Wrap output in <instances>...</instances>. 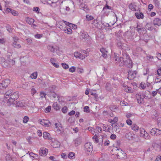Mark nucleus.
<instances>
[{
	"label": "nucleus",
	"mask_w": 161,
	"mask_h": 161,
	"mask_svg": "<svg viewBox=\"0 0 161 161\" xmlns=\"http://www.w3.org/2000/svg\"><path fill=\"white\" fill-rule=\"evenodd\" d=\"M5 97L8 99V103L9 106H13L15 104V100L18 97V93L10 89L7 91L5 94Z\"/></svg>",
	"instance_id": "nucleus-1"
},
{
	"label": "nucleus",
	"mask_w": 161,
	"mask_h": 161,
	"mask_svg": "<svg viewBox=\"0 0 161 161\" xmlns=\"http://www.w3.org/2000/svg\"><path fill=\"white\" fill-rule=\"evenodd\" d=\"M124 59L121 61V59H123V58H120V65L122 66L124 65H126V66L129 68H132V63L131 60L129 58L128 55L126 54H125L123 55Z\"/></svg>",
	"instance_id": "nucleus-2"
},
{
	"label": "nucleus",
	"mask_w": 161,
	"mask_h": 161,
	"mask_svg": "<svg viewBox=\"0 0 161 161\" xmlns=\"http://www.w3.org/2000/svg\"><path fill=\"white\" fill-rule=\"evenodd\" d=\"M74 56L76 58L83 59L88 56V54L85 51H82L81 53L75 52L74 53Z\"/></svg>",
	"instance_id": "nucleus-3"
},
{
	"label": "nucleus",
	"mask_w": 161,
	"mask_h": 161,
	"mask_svg": "<svg viewBox=\"0 0 161 161\" xmlns=\"http://www.w3.org/2000/svg\"><path fill=\"white\" fill-rule=\"evenodd\" d=\"M114 149V150L117 151V156L118 158L122 159L126 158V153H125L121 149H118L116 147H115Z\"/></svg>",
	"instance_id": "nucleus-4"
},
{
	"label": "nucleus",
	"mask_w": 161,
	"mask_h": 161,
	"mask_svg": "<svg viewBox=\"0 0 161 161\" xmlns=\"http://www.w3.org/2000/svg\"><path fill=\"white\" fill-rule=\"evenodd\" d=\"M84 150L86 154L89 155L92 152L93 149V146L90 142L86 143L84 145Z\"/></svg>",
	"instance_id": "nucleus-5"
},
{
	"label": "nucleus",
	"mask_w": 161,
	"mask_h": 161,
	"mask_svg": "<svg viewBox=\"0 0 161 161\" xmlns=\"http://www.w3.org/2000/svg\"><path fill=\"white\" fill-rule=\"evenodd\" d=\"M16 106L21 107H29V103L27 101L21 100L16 103Z\"/></svg>",
	"instance_id": "nucleus-6"
},
{
	"label": "nucleus",
	"mask_w": 161,
	"mask_h": 161,
	"mask_svg": "<svg viewBox=\"0 0 161 161\" xmlns=\"http://www.w3.org/2000/svg\"><path fill=\"white\" fill-rule=\"evenodd\" d=\"M19 40V38L16 36L13 37V42L12 45L14 48H19L21 47L20 45L18 43Z\"/></svg>",
	"instance_id": "nucleus-7"
},
{
	"label": "nucleus",
	"mask_w": 161,
	"mask_h": 161,
	"mask_svg": "<svg viewBox=\"0 0 161 161\" xmlns=\"http://www.w3.org/2000/svg\"><path fill=\"white\" fill-rule=\"evenodd\" d=\"M10 83V80L8 79L5 80L0 83V89L5 88Z\"/></svg>",
	"instance_id": "nucleus-8"
},
{
	"label": "nucleus",
	"mask_w": 161,
	"mask_h": 161,
	"mask_svg": "<svg viewBox=\"0 0 161 161\" xmlns=\"http://www.w3.org/2000/svg\"><path fill=\"white\" fill-rule=\"evenodd\" d=\"M111 9V7L108 5H106L103 8L102 13L103 14L104 16H108L109 12V10Z\"/></svg>",
	"instance_id": "nucleus-9"
},
{
	"label": "nucleus",
	"mask_w": 161,
	"mask_h": 161,
	"mask_svg": "<svg viewBox=\"0 0 161 161\" xmlns=\"http://www.w3.org/2000/svg\"><path fill=\"white\" fill-rule=\"evenodd\" d=\"M55 130L57 133L60 134L62 132L63 129L60 124L56 123L55 124Z\"/></svg>",
	"instance_id": "nucleus-10"
},
{
	"label": "nucleus",
	"mask_w": 161,
	"mask_h": 161,
	"mask_svg": "<svg viewBox=\"0 0 161 161\" xmlns=\"http://www.w3.org/2000/svg\"><path fill=\"white\" fill-rule=\"evenodd\" d=\"M140 130L141 136L145 139H148L149 138V136L148 134L145 131L144 129L140 128Z\"/></svg>",
	"instance_id": "nucleus-11"
},
{
	"label": "nucleus",
	"mask_w": 161,
	"mask_h": 161,
	"mask_svg": "<svg viewBox=\"0 0 161 161\" xmlns=\"http://www.w3.org/2000/svg\"><path fill=\"white\" fill-rule=\"evenodd\" d=\"M136 71H130L128 72V79L129 80H132L135 78L136 74Z\"/></svg>",
	"instance_id": "nucleus-12"
},
{
	"label": "nucleus",
	"mask_w": 161,
	"mask_h": 161,
	"mask_svg": "<svg viewBox=\"0 0 161 161\" xmlns=\"http://www.w3.org/2000/svg\"><path fill=\"white\" fill-rule=\"evenodd\" d=\"M40 124L45 127H48L50 125L51 123L49 120L45 119H40L39 120Z\"/></svg>",
	"instance_id": "nucleus-13"
},
{
	"label": "nucleus",
	"mask_w": 161,
	"mask_h": 161,
	"mask_svg": "<svg viewBox=\"0 0 161 161\" xmlns=\"http://www.w3.org/2000/svg\"><path fill=\"white\" fill-rule=\"evenodd\" d=\"M123 90L127 93H132L133 92L132 88L128 86L126 84H124L123 85Z\"/></svg>",
	"instance_id": "nucleus-14"
},
{
	"label": "nucleus",
	"mask_w": 161,
	"mask_h": 161,
	"mask_svg": "<svg viewBox=\"0 0 161 161\" xmlns=\"http://www.w3.org/2000/svg\"><path fill=\"white\" fill-rule=\"evenodd\" d=\"M48 149L44 147L41 148L39 151L40 155L43 156H46L48 153Z\"/></svg>",
	"instance_id": "nucleus-15"
},
{
	"label": "nucleus",
	"mask_w": 161,
	"mask_h": 161,
	"mask_svg": "<svg viewBox=\"0 0 161 161\" xmlns=\"http://www.w3.org/2000/svg\"><path fill=\"white\" fill-rule=\"evenodd\" d=\"M47 49L48 50L50 51L51 52L54 53L59 51V48L58 47H54L53 46L49 45L47 47Z\"/></svg>",
	"instance_id": "nucleus-16"
},
{
	"label": "nucleus",
	"mask_w": 161,
	"mask_h": 161,
	"mask_svg": "<svg viewBox=\"0 0 161 161\" xmlns=\"http://www.w3.org/2000/svg\"><path fill=\"white\" fill-rule=\"evenodd\" d=\"M43 137L45 139L48 140H53V138L51 135L47 132H44L43 133Z\"/></svg>",
	"instance_id": "nucleus-17"
},
{
	"label": "nucleus",
	"mask_w": 161,
	"mask_h": 161,
	"mask_svg": "<svg viewBox=\"0 0 161 161\" xmlns=\"http://www.w3.org/2000/svg\"><path fill=\"white\" fill-rule=\"evenodd\" d=\"M60 145V143L59 142L55 140H54V141H53V142L51 143V146L54 148L59 147Z\"/></svg>",
	"instance_id": "nucleus-18"
},
{
	"label": "nucleus",
	"mask_w": 161,
	"mask_h": 161,
	"mask_svg": "<svg viewBox=\"0 0 161 161\" xmlns=\"http://www.w3.org/2000/svg\"><path fill=\"white\" fill-rule=\"evenodd\" d=\"M153 24L154 25L160 26L161 25V20L158 18H155L153 20Z\"/></svg>",
	"instance_id": "nucleus-19"
},
{
	"label": "nucleus",
	"mask_w": 161,
	"mask_h": 161,
	"mask_svg": "<svg viewBox=\"0 0 161 161\" xmlns=\"http://www.w3.org/2000/svg\"><path fill=\"white\" fill-rule=\"evenodd\" d=\"M80 38L82 39H85V38H86L88 36L87 33L86 32H85L83 31L80 32Z\"/></svg>",
	"instance_id": "nucleus-20"
},
{
	"label": "nucleus",
	"mask_w": 161,
	"mask_h": 161,
	"mask_svg": "<svg viewBox=\"0 0 161 161\" xmlns=\"http://www.w3.org/2000/svg\"><path fill=\"white\" fill-rule=\"evenodd\" d=\"M65 25L68 26L71 29L72 28L73 29H75L77 28L76 25L69 23L67 22H65Z\"/></svg>",
	"instance_id": "nucleus-21"
},
{
	"label": "nucleus",
	"mask_w": 161,
	"mask_h": 161,
	"mask_svg": "<svg viewBox=\"0 0 161 161\" xmlns=\"http://www.w3.org/2000/svg\"><path fill=\"white\" fill-rule=\"evenodd\" d=\"M65 21L62 20V21H59L57 23L56 25L58 27H59L60 29H62L63 27V25L65 23Z\"/></svg>",
	"instance_id": "nucleus-22"
},
{
	"label": "nucleus",
	"mask_w": 161,
	"mask_h": 161,
	"mask_svg": "<svg viewBox=\"0 0 161 161\" xmlns=\"http://www.w3.org/2000/svg\"><path fill=\"white\" fill-rule=\"evenodd\" d=\"M81 142V139L80 138H77L75 139L73 141V143L75 146H77L80 144Z\"/></svg>",
	"instance_id": "nucleus-23"
},
{
	"label": "nucleus",
	"mask_w": 161,
	"mask_h": 161,
	"mask_svg": "<svg viewBox=\"0 0 161 161\" xmlns=\"http://www.w3.org/2000/svg\"><path fill=\"white\" fill-rule=\"evenodd\" d=\"M55 61L56 60L54 58H53L50 59V62L52 65L55 67L58 68L59 67V65L57 63H55Z\"/></svg>",
	"instance_id": "nucleus-24"
},
{
	"label": "nucleus",
	"mask_w": 161,
	"mask_h": 161,
	"mask_svg": "<svg viewBox=\"0 0 161 161\" xmlns=\"http://www.w3.org/2000/svg\"><path fill=\"white\" fill-rule=\"evenodd\" d=\"M64 31L65 33L68 34H71L72 33V31L70 28L65 27Z\"/></svg>",
	"instance_id": "nucleus-25"
},
{
	"label": "nucleus",
	"mask_w": 161,
	"mask_h": 161,
	"mask_svg": "<svg viewBox=\"0 0 161 161\" xmlns=\"http://www.w3.org/2000/svg\"><path fill=\"white\" fill-rule=\"evenodd\" d=\"M26 22L28 24L31 25L34 22V20L31 18L29 17H27L25 19Z\"/></svg>",
	"instance_id": "nucleus-26"
},
{
	"label": "nucleus",
	"mask_w": 161,
	"mask_h": 161,
	"mask_svg": "<svg viewBox=\"0 0 161 161\" xmlns=\"http://www.w3.org/2000/svg\"><path fill=\"white\" fill-rule=\"evenodd\" d=\"M136 17L138 19H142L144 18V15L142 13H135Z\"/></svg>",
	"instance_id": "nucleus-27"
},
{
	"label": "nucleus",
	"mask_w": 161,
	"mask_h": 161,
	"mask_svg": "<svg viewBox=\"0 0 161 161\" xmlns=\"http://www.w3.org/2000/svg\"><path fill=\"white\" fill-rule=\"evenodd\" d=\"M129 8L132 11L136 10V6L135 4L131 3L129 5Z\"/></svg>",
	"instance_id": "nucleus-28"
},
{
	"label": "nucleus",
	"mask_w": 161,
	"mask_h": 161,
	"mask_svg": "<svg viewBox=\"0 0 161 161\" xmlns=\"http://www.w3.org/2000/svg\"><path fill=\"white\" fill-rule=\"evenodd\" d=\"M80 6L81 8H82L86 12H87L89 11V9L86 5L84 4H81Z\"/></svg>",
	"instance_id": "nucleus-29"
},
{
	"label": "nucleus",
	"mask_w": 161,
	"mask_h": 161,
	"mask_svg": "<svg viewBox=\"0 0 161 161\" xmlns=\"http://www.w3.org/2000/svg\"><path fill=\"white\" fill-rule=\"evenodd\" d=\"M120 58H123V59H121V61H122L124 59V57H120V58H118V57L117 56V55L116 54H115L114 55V58L115 60V61L116 62H119V64H120Z\"/></svg>",
	"instance_id": "nucleus-30"
},
{
	"label": "nucleus",
	"mask_w": 161,
	"mask_h": 161,
	"mask_svg": "<svg viewBox=\"0 0 161 161\" xmlns=\"http://www.w3.org/2000/svg\"><path fill=\"white\" fill-rule=\"evenodd\" d=\"M136 97L137 100H138V103H141L142 102V96L139 94H137L136 95Z\"/></svg>",
	"instance_id": "nucleus-31"
},
{
	"label": "nucleus",
	"mask_w": 161,
	"mask_h": 161,
	"mask_svg": "<svg viewBox=\"0 0 161 161\" xmlns=\"http://www.w3.org/2000/svg\"><path fill=\"white\" fill-rule=\"evenodd\" d=\"M132 129L134 131H137L139 129L138 125L135 124H133L132 126Z\"/></svg>",
	"instance_id": "nucleus-32"
},
{
	"label": "nucleus",
	"mask_w": 161,
	"mask_h": 161,
	"mask_svg": "<svg viewBox=\"0 0 161 161\" xmlns=\"http://www.w3.org/2000/svg\"><path fill=\"white\" fill-rule=\"evenodd\" d=\"M161 80V76L158 75L154 79V82L155 83H158L160 82Z\"/></svg>",
	"instance_id": "nucleus-33"
},
{
	"label": "nucleus",
	"mask_w": 161,
	"mask_h": 161,
	"mask_svg": "<svg viewBox=\"0 0 161 161\" xmlns=\"http://www.w3.org/2000/svg\"><path fill=\"white\" fill-rule=\"evenodd\" d=\"M118 118L117 117H115L113 119H109L108 120V121L109 122L112 123L114 124L118 121Z\"/></svg>",
	"instance_id": "nucleus-34"
},
{
	"label": "nucleus",
	"mask_w": 161,
	"mask_h": 161,
	"mask_svg": "<svg viewBox=\"0 0 161 161\" xmlns=\"http://www.w3.org/2000/svg\"><path fill=\"white\" fill-rule=\"evenodd\" d=\"M37 76V73L36 72L33 73L31 75V78L33 79H35L36 78Z\"/></svg>",
	"instance_id": "nucleus-35"
},
{
	"label": "nucleus",
	"mask_w": 161,
	"mask_h": 161,
	"mask_svg": "<svg viewBox=\"0 0 161 161\" xmlns=\"http://www.w3.org/2000/svg\"><path fill=\"white\" fill-rule=\"evenodd\" d=\"M53 107L56 110H58L60 109V107L57 103H55L53 104Z\"/></svg>",
	"instance_id": "nucleus-36"
},
{
	"label": "nucleus",
	"mask_w": 161,
	"mask_h": 161,
	"mask_svg": "<svg viewBox=\"0 0 161 161\" xmlns=\"http://www.w3.org/2000/svg\"><path fill=\"white\" fill-rule=\"evenodd\" d=\"M93 17L89 15H86V20L87 21H89L92 20L93 19Z\"/></svg>",
	"instance_id": "nucleus-37"
},
{
	"label": "nucleus",
	"mask_w": 161,
	"mask_h": 161,
	"mask_svg": "<svg viewBox=\"0 0 161 161\" xmlns=\"http://www.w3.org/2000/svg\"><path fill=\"white\" fill-rule=\"evenodd\" d=\"M148 85L146 84L144 82H142L140 84V86L143 89H145L147 86H148Z\"/></svg>",
	"instance_id": "nucleus-38"
},
{
	"label": "nucleus",
	"mask_w": 161,
	"mask_h": 161,
	"mask_svg": "<svg viewBox=\"0 0 161 161\" xmlns=\"http://www.w3.org/2000/svg\"><path fill=\"white\" fill-rule=\"evenodd\" d=\"M68 158L70 159H73L75 158V153L72 152H70L68 155Z\"/></svg>",
	"instance_id": "nucleus-39"
},
{
	"label": "nucleus",
	"mask_w": 161,
	"mask_h": 161,
	"mask_svg": "<svg viewBox=\"0 0 161 161\" xmlns=\"http://www.w3.org/2000/svg\"><path fill=\"white\" fill-rule=\"evenodd\" d=\"M88 130L90 131L94 135L96 133V130L92 127H89L88 128Z\"/></svg>",
	"instance_id": "nucleus-40"
},
{
	"label": "nucleus",
	"mask_w": 161,
	"mask_h": 161,
	"mask_svg": "<svg viewBox=\"0 0 161 161\" xmlns=\"http://www.w3.org/2000/svg\"><path fill=\"white\" fill-rule=\"evenodd\" d=\"M157 128H154L152 129L150 131V133L152 135H156Z\"/></svg>",
	"instance_id": "nucleus-41"
},
{
	"label": "nucleus",
	"mask_w": 161,
	"mask_h": 161,
	"mask_svg": "<svg viewBox=\"0 0 161 161\" xmlns=\"http://www.w3.org/2000/svg\"><path fill=\"white\" fill-rule=\"evenodd\" d=\"M20 61L22 62H24V60L26 62L28 60V57L27 56H24L20 58Z\"/></svg>",
	"instance_id": "nucleus-42"
},
{
	"label": "nucleus",
	"mask_w": 161,
	"mask_h": 161,
	"mask_svg": "<svg viewBox=\"0 0 161 161\" xmlns=\"http://www.w3.org/2000/svg\"><path fill=\"white\" fill-rule=\"evenodd\" d=\"M92 139L93 141L96 143H97L98 142L97 136L96 134H95V136L93 137Z\"/></svg>",
	"instance_id": "nucleus-43"
},
{
	"label": "nucleus",
	"mask_w": 161,
	"mask_h": 161,
	"mask_svg": "<svg viewBox=\"0 0 161 161\" xmlns=\"http://www.w3.org/2000/svg\"><path fill=\"white\" fill-rule=\"evenodd\" d=\"M76 70V68L74 66H72L69 69V71L71 73L74 72Z\"/></svg>",
	"instance_id": "nucleus-44"
},
{
	"label": "nucleus",
	"mask_w": 161,
	"mask_h": 161,
	"mask_svg": "<svg viewBox=\"0 0 161 161\" xmlns=\"http://www.w3.org/2000/svg\"><path fill=\"white\" fill-rule=\"evenodd\" d=\"M22 87L24 89L26 90L29 89V83H25V84H24L23 85Z\"/></svg>",
	"instance_id": "nucleus-45"
},
{
	"label": "nucleus",
	"mask_w": 161,
	"mask_h": 161,
	"mask_svg": "<svg viewBox=\"0 0 161 161\" xmlns=\"http://www.w3.org/2000/svg\"><path fill=\"white\" fill-rule=\"evenodd\" d=\"M62 65L63 68L65 69H68L69 68V66L68 64L65 63H63L62 64Z\"/></svg>",
	"instance_id": "nucleus-46"
},
{
	"label": "nucleus",
	"mask_w": 161,
	"mask_h": 161,
	"mask_svg": "<svg viewBox=\"0 0 161 161\" xmlns=\"http://www.w3.org/2000/svg\"><path fill=\"white\" fill-rule=\"evenodd\" d=\"M77 71L79 73H82L84 72V70L82 68H77Z\"/></svg>",
	"instance_id": "nucleus-47"
},
{
	"label": "nucleus",
	"mask_w": 161,
	"mask_h": 161,
	"mask_svg": "<svg viewBox=\"0 0 161 161\" xmlns=\"http://www.w3.org/2000/svg\"><path fill=\"white\" fill-rule=\"evenodd\" d=\"M51 106H48L44 110V112L46 113H49L51 110Z\"/></svg>",
	"instance_id": "nucleus-48"
},
{
	"label": "nucleus",
	"mask_w": 161,
	"mask_h": 161,
	"mask_svg": "<svg viewBox=\"0 0 161 161\" xmlns=\"http://www.w3.org/2000/svg\"><path fill=\"white\" fill-rule=\"evenodd\" d=\"M11 13L14 16H17L19 14L17 11L13 9L12 10Z\"/></svg>",
	"instance_id": "nucleus-49"
},
{
	"label": "nucleus",
	"mask_w": 161,
	"mask_h": 161,
	"mask_svg": "<svg viewBox=\"0 0 161 161\" xmlns=\"http://www.w3.org/2000/svg\"><path fill=\"white\" fill-rule=\"evenodd\" d=\"M68 110V108L66 106L63 107L62 109V111L64 113H66L67 112Z\"/></svg>",
	"instance_id": "nucleus-50"
},
{
	"label": "nucleus",
	"mask_w": 161,
	"mask_h": 161,
	"mask_svg": "<svg viewBox=\"0 0 161 161\" xmlns=\"http://www.w3.org/2000/svg\"><path fill=\"white\" fill-rule=\"evenodd\" d=\"M36 92V90L33 87L31 90V93L32 95L35 94Z\"/></svg>",
	"instance_id": "nucleus-51"
},
{
	"label": "nucleus",
	"mask_w": 161,
	"mask_h": 161,
	"mask_svg": "<svg viewBox=\"0 0 161 161\" xmlns=\"http://www.w3.org/2000/svg\"><path fill=\"white\" fill-rule=\"evenodd\" d=\"M29 120V118L27 116H25L24 117L23 122L24 123H27Z\"/></svg>",
	"instance_id": "nucleus-52"
},
{
	"label": "nucleus",
	"mask_w": 161,
	"mask_h": 161,
	"mask_svg": "<svg viewBox=\"0 0 161 161\" xmlns=\"http://www.w3.org/2000/svg\"><path fill=\"white\" fill-rule=\"evenodd\" d=\"M46 95V94L43 92H41L40 93V97L42 98H45Z\"/></svg>",
	"instance_id": "nucleus-53"
},
{
	"label": "nucleus",
	"mask_w": 161,
	"mask_h": 161,
	"mask_svg": "<svg viewBox=\"0 0 161 161\" xmlns=\"http://www.w3.org/2000/svg\"><path fill=\"white\" fill-rule=\"evenodd\" d=\"M84 111L86 112H89V107L88 106H86L84 108Z\"/></svg>",
	"instance_id": "nucleus-54"
},
{
	"label": "nucleus",
	"mask_w": 161,
	"mask_h": 161,
	"mask_svg": "<svg viewBox=\"0 0 161 161\" xmlns=\"http://www.w3.org/2000/svg\"><path fill=\"white\" fill-rule=\"evenodd\" d=\"M100 50L102 53L108 52V51L106 48H101Z\"/></svg>",
	"instance_id": "nucleus-55"
},
{
	"label": "nucleus",
	"mask_w": 161,
	"mask_h": 161,
	"mask_svg": "<svg viewBox=\"0 0 161 161\" xmlns=\"http://www.w3.org/2000/svg\"><path fill=\"white\" fill-rule=\"evenodd\" d=\"M126 123L128 125H131L132 124V121L131 120L128 119L126 120Z\"/></svg>",
	"instance_id": "nucleus-56"
},
{
	"label": "nucleus",
	"mask_w": 161,
	"mask_h": 161,
	"mask_svg": "<svg viewBox=\"0 0 161 161\" xmlns=\"http://www.w3.org/2000/svg\"><path fill=\"white\" fill-rule=\"evenodd\" d=\"M35 37L36 38L40 39L42 37V35L40 34H37L35 35Z\"/></svg>",
	"instance_id": "nucleus-57"
},
{
	"label": "nucleus",
	"mask_w": 161,
	"mask_h": 161,
	"mask_svg": "<svg viewBox=\"0 0 161 161\" xmlns=\"http://www.w3.org/2000/svg\"><path fill=\"white\" fill-rule=\"evenodd\" d=\"M30 155L33 158H36V157H37V155L36 154L33 153H30Z\"/></svg>",
	"instance_id": "nucleus-58"
},
{
	"label": "nucleus",
	"mask_w": 161,
	"mask_h": 161,
	"mask_svg": "<svg viewBox=\"0 0 161 161\" xmlns=\"http://www.w3.org/2000/svg\"><path fill=\"white\" fill-rule=\"evenodd\" d=\"M131 136V134L129 132L125 134V137L128 139H130Z\"/></svg>",
	"instance_id": "nucleus-59"
},
{
	"label": "nucleus",
	"mask_w": 161,
	"mask_h": 161,
	"mask_svg": "<svg viewBox=\"0 0 161 161\" xmlns=\"http://www.w3.org/2000/svg\"><path fill=\"white\" fill-rule=\"evenodd\" d=\"M33 11H35L37 13H39V9L38 7H34L33 8Z\"/></svg>",
	"instance_id": "nucleus-60"
},
{
	"label": "nucleus",
	"mask_w": 161,
	"mask_h": 161,
	"mask_svg": "<svg viewBox=\"0 0 161 161\" xmlns=\"http://www.w3.org/2000/svg\"><path fill=\"white\" fill-rule=\"evenodd\" d=\"M157 73L158 75H161V68H158L157 70Z\"/></svg>",
	"instance_id": "nucleus-61"
},
{
	"label": "nucleus",
	"mask_w": 161,
	"mask_h": 161,
	"mask_svg": "<svg viewBox=\"0 0 161 161\" xmlns=\"http://www.w3.org/2000/svg\"><path fill=\"white\" fill-rule=\"evenodd\" d=\"M26 41L27 43H29V44H31L32 43V40L30 38H28L26 39Z\"/></svg>",
	"instance_id": "nucleus-62"
},
{
	"label": "nucleus",
	"mask_w": 161,
	"mask_h": 161,
	"mask_svg": "<svg viewBox=\"0 0 161 161\" xmlns=\"http://www.w3.org/2000/svg\"><path fill=\"white\" fill-rule=\"evenodd\" d=\"M56 2H54L53 1H51V4H50L51 6L53 7H55L57 4H56Z\"/></svg>",
	"instance_id": "nucleus-63"
},
{
	"label": "nucleus",
	"mask_w": 161,
	"mask_h": 161,
	"mask_svg": "<svg viewBox=\"0 0 161 161\" xmlns=\"http://www.w3.org/2000/svg\"><path fill=\"white\" fill-rule=\"evenodd\" d=\"M161 134V130L157 129L156 135Z\"/></svg>",
	"instance_id": "nucleus-64"
}]
</instances>
